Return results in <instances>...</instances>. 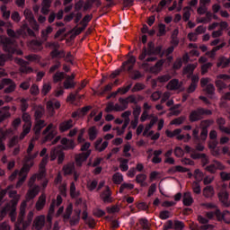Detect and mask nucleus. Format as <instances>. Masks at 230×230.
I'll list each match as a JSON object with an SVG mask.
<instances>
[{"instance_id":"obj_13","label":"nucleus","mask_w":230,"mask_h":230,"mask_svg":"<svg viewBox=\"0 0 230 230\" xmlns=\"http://www.w3.org/2000/svg\"><path fill=\"white\" fill-rule=\"evenodd\" d=\"M150 122L147 124L144 129L143 136H152L154 134V130H150L152 127L155 126V123H157V117L155 116H150L149 117Z\"/></svg>"},{"instance_id":"obj_43","label":"nucleus","mask_w":230,"mask_h":230,"mask_svg":"<svg viewBox=\"0 0 230 230\" xmlns=\"http://www.w3.org/2000/svg\"><path fill=\"white\" fill-rule=\"evenodd\" d=\"M74 170H75V164H67L63 167V171L66 175H69L70 173H73Z\"/></svg>"},{"instance_id":"obj_63","label":"nucleus","mask_w":230,"mask_h":230,"mask_svg":"<svg viewBox=\"0 0 230 230\" xmlns=\"http://www.w3.org/2000/svg\"><path fill=\"white\" fill-rule=\"evenodd\" d=\"M211 66H213V64H211V63L204 64L201 66V75H205L206 73H208V69H209V67H211Z\"/></svg>"},{"instance_id":"obj_52","label":"nucleus","mask_w":230,"mask_h":230,"mask_svg":"<svg viewBox=\"0 0 230 230\" xmlns=\"http://www.w3.org/2000/svg\"><path fill=\"white\" fill-rule=\"evenodd\" d=\"M64 73L58 72L53 75V81L55 84H57V82H61V80H64Z\"/></svg>"},{"instance_id":"obj_14","label":"nucleus","mask_w":230,"mask_h":230,"mask_svg":"<svg viewBox=\"0 0 230 230\" xmlns=\"http://www.w3.org/2000/svg\"><path fill=\"white\" fill-rule=\"evenodd\" d=\"M57 157H58V164L63 163L64 162V157H65L64 152L58 151V149H57V148L52 149L51 152H50V160L55 161V159H57Z\"/></svg>"},{"instance_id":"obj_40","label":"nucleus","mask_w":230,"mask_h":230,"mask_svg":"<svg viewBox=\"0 0 230 230\" xmlns=\"http://www.w3.org/2000/svg\"><path fill=\"white\" fill-rule=\"evenodd\" d=\"M191 12H193V9H191L190 6L183 8V21H190V17H191Z\"/></svg>"},{"instance_id":"obj_4","label":"nucleus","mask_w":230,"mask_h":230,"mask_svg":"<svg viewBox=\"0 0 230 230\" xmlns=\"http://www.w3.org/2000/svg\"><path fill=\"white\" fill-rule=\"evenodd\" d=\"M45 141H51L55 136L58 134V130L57 129V125L50 123L42 132Z\"/></svg>"},{"instance_id":"obj_11","label":"nucleus","mask_w":230,"mask_h":230,"mask_svg":"<svg viewBox=\"0 0 230 230\" xmlns=\"http://www.w3.org/2000/svg\"><path fill=\"white\" fill-rule=\"evenodd\" d=\"M33 148H35V141L32 139V140H31L29 146H28V148H27V155L25 157V159L27 161H31L39 155V151L31 153V152H33Z\"/></svg>"},{"instance_id":"obj_62","label":"nucleus","mask_w":230,"mask_h":230,"mask_svg":"<svg viewBox=\"0 0 230 230\" xmlns=\"http://www.w3.org/2000/svg\"><path fill=\"white\" fill-rule=\"evenodd\" d=\"M221 180L224 181H230V172H220Z\"/></svg>"},{"instance_id":"obj_58","label":"nucleus","mask_w":230,"mask_h":230,"mask_svg":"<svg viewBox=\"0 0 230 230\" xmlns=\"http://www.w3.org/2000/svg\"><path fill=\"white\" fill-rule=\"evenodd\" d=\"M10 58H12L11 54L8 56L0 54V66H4V62H6V60H10Z\"/></svg>"},{"instance_id":"obj_46","label":"nucleus","mask_w":230,"mask_h":230,"mask_svg":"<svg viewBox=\"0 0 230 230\" xmlns=\"http://www.w3.org/2000/svg\"><path fill=\"white\" fill-rule=\"evenodd\" d=\"M72 213H73V204H69L66 209V213L63 215V218L65 220H69Z\"/></svg>"},{"instance_id":"obj_34","label":"nucleus","mask_w":230,"mask_h":230,"mask_svg":"<svg viewBox=\"0 0 230 230\" xmlns=\"http://www.w3.org/2000/svg\"><path fill=\"white\" fill-rule=\"evenodd\" d=\"M135 64L136 57L130 56L129 58L125 63H123V67H125V66H128V71H130L131 69H133Z\"/></svg>"},{"instance_id":"obj_44","label":"nucleus","mask_w":230,"mask_h":230,"mask_svg":"<svg viewBox=\"0 0 230 230\" xmlns=\"http://www.w3.org/2000/svg\"><path fill=\"white\" fill-rule=\"evenodd\" d=\"M63 85L65 89H74L76 84H75L74 80L66 78V81L63 83Z\"/></svg>"},{"instance_id":"obj_32","label":"nucleus","mask_w":230,"mask_h":230,"mask_svg":"<svg viewBox=\"0 0 230 230\" xmlns=\"http://www.w3.org/2000/svg\"><path fill=\"white\" fill-rule=\"evenodd\" d=\"M46 127V121L40 119L37 120L34 126V132L35 134H40V130Z\"/></svg>"},{"instance_id":"obj_33","label":"nucleus","mask_w":230,"mask_h":230,"mask_svg":"<svg viewBox=\"0 0 230 230\" xmlns=\"http://www.w3.org/2000/svg\"><path fill=\"white\" fill-rule=\"evenodd\" d=\"M183 204L184 206H191L193 204V197H191V192H185L183 194Z\"/></svg>"},{"instance_id":"obj_48","label":"nucleus","mask_w":230,"mask_h":230,"mask_svg":"<svg viewBox=\"0 0 230 230\" xmlns=\"http://www.w3.org/2000/svg\"><path fill=\"white\" fill-rule=\"evenodd\" d=\"M112 179L115 184H121L123 182V175L119 172L115 173Z\"/></svg>"},{"instance_id":"obj_24","label":"nucleus","mask_w":230,"mask_h":230,"mask_svg":"<svg viewBox=\"0 0 230 230\" xmlns=\"http://www.w3.org/2000/svg\"><path fill=\"white\" fill-rule=\"evenodd\" d=\"M61 145H63L64 150H73V148L76 146V144H75V141L69 140L67 138H62Z\"/></svg>"},{"instance_id":"obj_9","label":"nucleus","mask_w":230,"mask_h":230,"mask_svg":"<svg viewBox=\"0 0 230 230\" xmlns=\"http://www.w3.org/2000/svg\"><path fill=\"white\" fill-rule=\"evenodd\" d=\"M28 172H30V166L23 165L19 173V181L16 183V188H21L22 184H24V181H26V177L28 175Z\"/></svg>"},{"instance_id":"obj_51","label":"nucleus","mask_w":230,"mask_h":230,"mask_svg":"<svg viewBox=\"0 0 230 230\" xmlns=\"http://www.w3.org/2000/svg\"><path fill=\"white\" fill-rule=\"evenodd\" d=\"M51 91V83H44L41 93L46 96Z\"/></svg>"},{"instance_id":"obj_20","label":"nucleus","mask_w":230,"mask_h":230,"mask_svg":"<svg viewBox=\"0 0 230 230\" xmlns=\"http://www.w3.org/2000/svg\"><path fill=\"white\" fill-rule=\"evenodd\" d=\"M181 132H182V129L181 128L174 129L173 130L174 137H176V139H178L179 141H182L183 139L185 143H188V141L191 139V136L190 134H187L186 136L181 135Z\"/></svg>"},{"instance_id":"obj_37","label":"nucleus","mask_w":230,"mask_h":230,"mask_svg":"<svg viewBox=\"0 0 230 230\" xmlns=\"http://www.w3.org/2000/svg\"><path fill=\"white\" fill-rule=\"evenodd\" d=\"M89 139L94 141L98 136V129L95 127H92L88 130Z\"/></svg>"},{"instance_id":"obj_27","label":"nucleus","mask_w":230,"mask_h":230,"mask_svg":"<svg viewBox=\"0 0 230 230\" xmlns=\"http://www.w3.org/2000/svg\"><path fill=\"white\" fill-rule=\"evenodd\" d=\"M202 114H204V110L199 109L192 111L190 115V119L191 121H199V119H202Z\"/></svg>"},{"instance_id":"obj_38","label":"nucleus","mask_w":230,"mask_h":230,"mask_svg":"<svg viewBox=\"0 0 230 230\" xmlns=\"http://www.w3.org/2000/svg\"><path fill=\"white\" fill-rule=\"evenodd\" d=\"M70 195L73 199H76V197H80V190H76V186L75 182L70 184Z\"/></svg>"},{"instance_id":"obj_17","label":"nucleus","mask_w":230,"mask_h":230,"mask_svg":"<svg viewBox=\"0 0 230 230\" xmlns=\"http://www.w3.org/2000/svg\"><path fill=\"white\" fill-rule=\"evenodd\" d=\"M44 206H46V194L41 193L35 204V208L37 211H42V209H44Z\"/></svg>"},{"instance_id":"obj_56","label":"nucleus","mask_w":230,"mask_h":230,"mask_svg":"<svg viewBox=\"0 0 230 230\" xmlns=\"http://www.w3.org/2000/svg\"><path fill=\"white\" fill-rule=\"evenodd\" d=\"M123 190H134V184H132V183H123L120 186L119 193H123Z\"/></svg>"},{"instance_id":"obj_21","label":"nucleus","mask_w":230,"mask_h":230,"mask_svg":"<svg viewBox=\"0 0 230 230\" xmlns=\"http://www.w3.org/2000/svg\"><path fill=\"white\" fill-rule=\"evenodd\" d=\"M199 75H194L191 76V84L187 89V93H195L197 89V85H199Z\"/></svg>"},{"instance_id":"obj_6","label":"nucleus","mask_w":230,"mask_h":230,"mask_svg":"<svg viewBox=\"0 0 230 230\" xmlns=\"http://www.w3.org/2000/svg\"><path fill=\"white\" fill-rule=\"evenodd\" d=\"M1 42L4 44V51H7V53L13 55H22V50H15L12 48V41L11 40L7 39L4 36H1Z\"/></svg>"},{"instance_id":"obj_47","label":"nucleus","mask_w":230,"mask_h":230,"mask_svg":"<svg viewBox=\"0 0 230 230\" xmlns=\"http://www.w3.org/2000/svg\"><path fill=\"white\" fill-rule=\"evenodd\" d=\"M192 191L196 193V195H200L202 189H200V183L197 181L192 182Z\"/></svg>"},{"instance_id":"obj_3","label":"nucleus","mask_w":230,"mask_h":230,"mask_svg":"<svg viewBox=\"0 0 230 230\" xmlns=\"http://www.w3.org/2000/svg\"><path fill=\"white\" fill-rule=\"evenodd\" d=\"M9 197L10 199H13L12 200L13 206L11 207V212H9V215L12 222H15L17 217V208L15 206H17V203L21 200V195L17 194V190H12L9 192Z\"/></svg>"},{"instance_id":"obj_18","label":"nucleus","mask_w":230,"mask_h":230,"mask_svg":"<svg viewBox=\"0 0 230 230\" xmlns=\"http://www.w3.org/2000/svg\"><path fill=\"white\" fill-rule=\"evenodd\" d=\"M73 127H75L73 119L65 120L59 124V130L60 132H67V130L73 128Z\"/></svg>"},{"instance_id":"obj_23","label":"nucleus","mask_w":230,"mask_h":230,"mask_svg":"<svg viewBox=\"0 0 230 230\" xmlns=\"http://www.w3.org/2000/svg\"><path fill=\"white\" fill-rule=\"evenodd\" d=\"M10 134H12L10 129L4 131V129L0 128V150H5L6 147L4 146V144H3V141H4V139L10 136Z\"/></svg>"},{"instance_id":"obj_19","label":"nucleus","mask_w":230,"mask_h":230,"mask_svg":"<svg viewBox=\"0 0 230 230\" xmlns=\"http://www.w3.org/2000/svg\"><path fill=\"white\" fill-rule=\"evenodd\" d=\"M107 146H109V142H103V138H98L94 143V147L97 152H103Z\"/></svg>"},{"instance_id":"obj_8","label":"nucleus","mask_w":230,"mask_h":230,"mask_svg":"<svg viewBox=\"0 0 230 230\" xmlns=\"http://www.w3.org/2000/svg\"><path fill=\"white\" fill-rule=\"evenodd\" d=\"M39 193H40V187H39V185L30 187L25 196L26 199L23 202H29V200H33V199H35V197H37Z\"/></svg>"},{"instance_id":"obj_53","label":"nucleus","mask_w":230,"mask_h":230,"mask_svg":"<svg viewBox=\"0 0 230 230\" xmlns=\"http://www.w3.org/2000/svg\"><path fill=\"white\" fill-rule=\"evenodd\" d=\"M41 116H44V108L42 106H38L35 110V118L40 119Z\"/></svg>"},{"instance_id":"obj_5","label":"nucleus","mask_w":230,"mask_h":230,"mask_svg":"<svg viewBox=\"0 0 230 230\" xmlns=\"http://www.w3.org/2000/svg\"><path fill=\"white\" fill-rule=\"evenodd\" d=\"M48 164V155L45 156L42 160L41 163L40 164V169L41 170V173H40L38 176L33 175L30 181H29V186L30 188H33V184L35 183V181L37 179H42V177H46V172H44V168H46V165Z\"/></svg>"},{"instance_id":"obj_31","label":"nucleus","mask_w":230,"mask_h":230,"mask_svg":"<svg viewBox=\"0 0 230 230\" xmlns=\"http://www.w3.org/2000/svg\"><path fill=\"white\" fill-rule=\"evenodd\" d=\"M31 130V122L25 123L23 125V131L19 137V139L22 140L28 134H30V131Z\"/></svg>"},{"instance_id":"obj_55","label":"nucleus","mask_w":230,"mask_h":230,"mask_svg":"<svg viewBox=\"0 0 230 230\" xmlns=\"http://www.w3.org/2000/svg\"><path fill=\"white\" fill-rule=\"evenodd\" d=\"M194 178L196 179V181H202V179H204V173H202V172H200V170L196 169L194 171Z\"/></svg>"},{"instance_id":"obj_36","label":"nucleus","mask_w":230,"mask_h":230,"mask_svg":"<svg viewBox=\"0 0 230 230\" xmlns=\"http://www.w3.org/2000/svg\"><path fill=\"white\" fill-rule=\"evenodd\" d=\"M203 195L207 199H211V197L215 195V189H213L211 186H207L205 189H203Z\"/></svg>"},{"instance_id":"obj_50","label":"nucleus","mask_w":230,"mask_h":230,"mask_svg":"<svg viewBox=\"0 0 230 230\" xmlns=\"http://www.w3.org/2000/svg\"><path fill=\"white\" fill-rule=\"evenodd\" d=\"M130 150H132V146L130 144H126L123 148L124 157H130Z\"/></svg>"},{"instance_id":"obj_30","label":"nucleus","mask_w":230,"mask_h":230,"mask_svg":"<svg viewBox=\"0 0 230 230\" xmlns=\"http://www.w3.org/2000/svg\"><path fill=\"white\" fill-rule=\"evenodd\" d=\"M198 64H190L187 66L183 68V75H187V78H190L193 75V71H195V68L197 67Z\"/></svg>"},{"instance_id":"obj_49","label":"nucleus","mask_w":230,"mask_h":230,"mask_svg":"<svg viewBox=\"0 0 230 230\" xmlns=\"http://www.w3.org/2000/svg\"><path fill=\"white\" fill-rule=\"evenodd\" d=\"M171 111L172 116H179V114L182 112V109H181V104L173 106L172 108H171Z\"/></svg>"},{"instance_id":"obj_10","label":"nucleus","mask_w":230,"mask_h":230,"mask_svg":"<svg viewBox=\"0 0 230 230\" xmlns=\"http://www.w3.org/2000/svg\"><path fill=\"white\" fill-rule=\"evenodd\" d=\"M14 62L16 64H18L19 66H21L20 67V72L21 73H25L26 75L30 74V73H33V68L30 67V66H28V62L24 61L22 58H15Z\"/></svg>"},{"instance_id":"obj_64","label":"nucleus","mask_w":230,"mask_h":230,"mask_svg":"<svg viewBox=\"0 0 230 230\" xmlns=\"http://www.w3.org/2000/svg\"><path fill=\"white\" fill-rule=\"evenodd\" d=\"M222 218L223 220L226 223V224H230V213L229 211H225L222 215Z\"/></svg>"},{"instance_id":"obj_35","label":"nucleus","mask_w":230,"mask_h":230,"mask_svg":"<svg viewBox=\"0 0 230 230\" xmlns=\"http://www.w3.org/2000/svg\"><path fill=\"white\" fill-rule=\"evenodd\" d=\"M228 66H230V58H220L218 59L217 67H222V69H224V67H228Z\"/></svg>"},{"instance_id":"obj_60","label":"nucleus","mask_w":230,"mask_h":230,"mask_svg":"<svg viewBox=\"0 0 230 230\" xmlns=\"http://www.w3.org/2000/svg\"><path fill=\"white\" fill-rule=\"evenodd\" d=\"M174 155L176 157H182L184 155V150H182L180 146L175 147Z\"/></svg>"},{"instance_id":"obj_1","label":"nucleus","mask_w":230,"mask_h":230,"mask_svg":"<svg viewBox=\"0 0 230 230\" xmlns=\"http://www.w3.org/2000/svg\"><path fill=\"white\" fill-rule=\"evenodd\" d=\"M159 53H161V47L155 49L154 44L149 42L147 50L146 48H144L142 53L138 57L140 60H145L146 58L144 64L140 65L141 69H144V71H147L148 73H154L155 75L161 72V69H163V64H164L163 60L156 62L154 66H150V64H148V62H155L157 58L152 55H157Z\"/></svg>"},{"instance_id":"obj_26","label":"nucleus","mask_w":230,"mask_h":230,"mask_svg":"<svg viewBox=\"0 0 230 230\" xmlns=\"http://www.w3.org/2000/svg\"><path fill=\"white\" fill-rule=\"evenodd\" d=\"M25 19L31 22V24H35L33 27L34 30H39V25H37V22L35 21V18H33V13L30 10L24 11Z\"/></svg>"},{"instance_id":"obj_2","label":"nucleus","mask_w":230,"mask_h":230,"mask_svg":"<svg viewBox=\"0 0 230 230\" xmlns=\"http://www.w3.org/2000/svg\"><path fill=\"white\" fill-rule=\"evenodd\" d=\"M26 201H22L20 206V213L18 216V223L22 224L23 229H26V227H30V226H31V222H33L34 217L32 210L29 211V213L26 215Z\"/></svg>"},{"instance_id":"obj_41","label":"nucleus","mask_w":230,"mask_h":230,"mask_svg":"<svg viewBox=\"0 0 230 230\" xmlns=\"http://www.w3.org/2000/svg\"><path fill=\"white\" fill-rule=\"evenodd\" d=\"M136 180L141 186H148V183L146 182V174H137Z\"/></svg>"},{"instance_id":"obj_42","label":"nucleus","mask_w":230,"mask_h":230,"mask_svg":"<svg viewBox=\"0 0 230 230\" xmlns=\"http://www.w3.org/2000/svg\"><path fill=\"white\" fill-rule=\"evenodd\" d=\"M184 121H186V117H178L174 119H172L171 122H170V125H175L176 127H179V125H182V123H184Z\"/></svg>"},{"instance_id":"obj_45","label":"nucleus","mask_w":230,"mask_h":230,"mask_svg":"<svg viewBox=\"0 0 230 230\" xmlns=\"http://www.w3.org/2000/svg\"><path fill=\"white\" fill-rule=\"evenodd\" d=\"M119 163H120L119 164L120 170L122 172H127V170H128V160L125 158H120Z\"/></svg>"},{"instance_id":"obj_57","label":"nucleus","mask_w":230,"mask_h":230,"mask_svg":"<svg viewBox=\"0 0 230 230\" xmlns=\"http://www.w3.org/2000/svg\"><path fill=\"white\" fill-rule=\"evenodd\" d=\"M208 94H213L215 93V86L212 84H208L205 88H203Z\"/></svg>"},{"instance_id":"obj_39","label":"nucleus","mask_w":230,"mask_h":230,"mask_svg":"<svg viewBox=\"0 0 230 230\" xmlns=\"http://www.w3.org/2000/svg\"><path fill=\"white\" fill-rule=\"evenodd\" d=\"M81 213H82V210H80V209L75 210V216H74L70 220L71 226H76V224H78V222H80Z\"/></svg>"},{"instance_id":"obj_29","label":"nucleus","mask_w":230,"mask_h":230,"mask_svg":"<svg viewBox=\"0 0 230 230\" xmlns=\"http://www.w3.org/2000/svg\"><path fill=\"white\" fill-rule=\"evenodd\" d=\"M101 199L105 202V204H111L112 202V198L111 197V190L109 187H106V190L104 192L101 194Z\"/></svg>"},{"instance_id":"obj_15","label":"nucleus","mask_w":230,"mask_h":230,"mask_svg":"<svg viewBox=\"0 0 230 230\" xmlns=\"http://www.w3.org/2000/svg\"><path fill=\"white\" fill-rule=\"evenodd\" d=\"M91 155V150H88L87 152L81 153L79 155H75V164L77 166H82L83 163H85L87 161V158Z\"/></svg>"},{"instance_id":"obj_12","label":"nucleus","mask_w":230,"mask_h":230,"mask_svg":"<svg viewBox=\"0 0 230 230\" xmlns=\"http://www.w3.org/2000/svg\"><path fill=\"white\" fill-rule=\"evenodd\" d=\"M32 226L36 230L42 229V227L46 226V216L44 215L37 216L33 220Z\"/></svg>"},{"instance_id":"obj_61","label":"nucleus","mask_w":230,"mask_h":230,"mask_svg":"<svg viewBox=\"0 0 230 230\" xmlns=\"http://www.w3.org/2000/svg\"><path fill=\"white\" fill-rule=\"evenodd\" d=\"M25 58L29 60V62H39L40 60V58L37 55L26 56Z\"/></svg>"},{"instance_id":"obj_22","label":"nucleus","mask_w":230,"mask_h":230,"mask_svg":"<svg viewBox=\"0 0 230 230\" xmlns=\"http://www.w3.org/2000/svg\"><path fill=\"white\" fill-rule=\"evenodd\" d=\"M166 87L169 91H177L182 87V82H179L177 79H172L168 83Z\"/></svg>"},{"instance_id":"obj_7","label":"nucleus","mask_w":230,"mask_h":230,"mask_svg":"<svg viewBox=\"0 0 230 230\" xmlns=\"http://www.w3.org/2000/svg\"><path fill=\"white\" fill-rule=\"evenodd\" d=\"M227 80H230V75L226 74H221L217 76L216 79V86L217 87L218 91H222L223 89H226L227 87V84L224 82H227Z\"/></svg>"},{"instance_id":"obj_59","label":"nucleus","mask_w":230,"mask_h":230,"mask_svg":"<svg viewBox=\"0 0 230 230\" xmlns=\"http://www.w3.org/2000/svg\"><path fill=\"white\" fill-rule=\"evenodd\" d=\"M96 186H98L97 181H91L87 183V188L90 191H93V190H96Z\"/></svg>"},{"instance_id":"obj_25","label":"nucleus","mask_w":230,"mask_h":230,"mask_svg":"<svg viewBox=\"0 0 230 230\" xmlns=\"http://www.w3.org/2000/svg\"><path fill=\"white\" fill-rule=\"evenodd\" d=\"M4 87L8 86L4 89V93H13L15 91L16 85L12 79H4Z\"/></svg>"},{"instance_id":"obj_54","label":"nucleus","mask_w":230,"mask_h":230,"mask_svg":"<svg viewBox=\"0 0 230 230\" xmlns=\"http://www.w3.org/2000/svg\"><path fill=\"white\" fill-rule=\"evenodd\" d=\"M50 6H51V4L42 2L41 13H44L45 15H47V13H49Z\"/></svg>"},{"instance_id":"obj_16","label":"nucleus","mask_w":230,"mask_h":230,"mask_svg":"<svg viewBox=\"0 0 230 230\" xmlns=\"http://www.w3.org/2000/svg\"><path fill=\"white\" fill-rule=\"evenodd\" d=\"M206 170L210 173H215L217 170H226V166L222 164L220 162L215 161L212 164L207 166Z\"/></svg>"},{"instance_id":"obj_28","label":"nucleus","mask_w":230,"mask_h":230,"mask_svg":"<svg viewBox=\"0 0 230 230\" xmlns=\"http://www.w3.org/2000/svg\"><path fill=\"white\" fill-rule=\"evenodd\" d=\"M47 109L48 111H50V116H53L55 112H53V110L55 109H60V102L58 101H49L47 102Z\"/></svg>"}]
</instances>
